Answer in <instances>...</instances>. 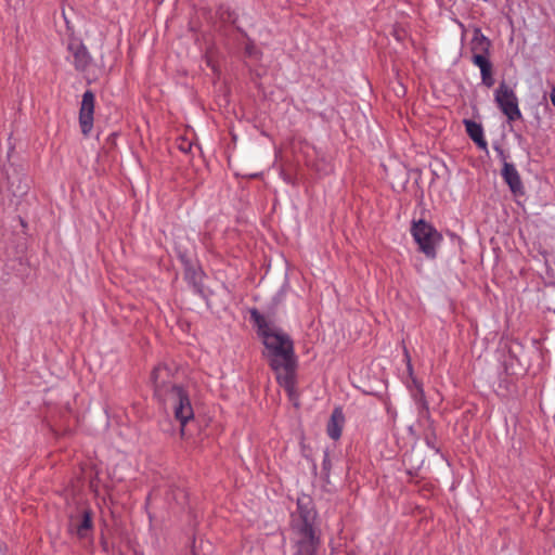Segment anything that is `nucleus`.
<instances>
[{"label":"nucleus","mask_w":555,"mask_h":555,"mask_svg":"<svg viewBox=\"0 0 555 555\" xmlns=\"http://www.w3.org/2000/svg\"><path fill=\"white\" fill-rule=\"evenodd\" d=\"M249 313L250 320L257 327V333L264 345V358L275 373L279 385L285 389L289 397H293L296 392L297 358L292 338L256 308L250 309Z\"/></svg>","instance_id":"obj_1"},{"label":"nucleus","mask_w":555,"mask_h":555,"mask_svg":"<svg viewBox=\"0 0 555 555\" xmlns=\"http://www.w3.org/2000/svg\"><path fill=\"white\" fill-rule=\"evenodd\" d=\"M317 519L318 513L311 496L299 495L289 522L293 555H320L322 539Z\"/></svg>","instance_id":"obj_2"},{"label":"nucleus","mask_w":555,"mask_h":555,"mask_svg":"<svg viewBox=\"0 0 555 555\" xmlns=\"http://www.w3.org/2000/svg\"><path fill=\"white\" fill-rule=\"evenodd\" d=\"M155 396L165 404H169L176 420L183 431L186 423L194 417V410L188 391L172 383L170 369L165 364L157 365L152 372Z\"/></svg>","instance_id":"obj_3"},{"label":"nucleus","mask_w":555,"mask_h":555,"mask_svg":"<svg viewBox=\"0 0 555 555\" xmlns=\"http://www.w3.org/2000/svg\"><path fill=\"white\" fill-rule=\"evenodd\" d=\"M411 234L420 250L429 259L437 257V247L442 242V235L429 222L421 219L413 221Z\"/></svg>","instance_id":"obj_4"},{"label":"nucleus","mask_w":555,"mask_h":555,"mask_svg":"<svg viewBox=\"0 0 555 555\" xmlns=\"http://www.w3.org/2000/svg\"><path fill=\"white\" fill-rule=\"evenodd\" d=\"M494 101L508 121H515L522 117L518 106V99L505 81H502L495 90Z\"/></svg>","instance_id":"obj_5"},{"label":"nucleus","mask_w":555,"mask_h":555,"mask_svg":"<svg viewBox=\"0 0 555 555\" xmlns=\"http://www.w3.org/2000/svg\"><path fill=\"white\" fill-rule=\"evenodd\" d=\"M95 95L91 90H86L82 94L79 108V126L83 135H89L93 129Z\"/></svg>","instance_id":"obj_6"},{"label":"nucleus","mask_w":555,"mask_h":555,"mask_svg":"<svg viewBox=\"0 0 555 555\" xmlns=\"http://www.w3.org/2000/svg\"><path fill=\"white\" fill-rule=\"evenodd\" d=\"M501 176L513 194L524 193V184L521 182L520 175L514 164H503Z\"/></svg>","instance_id":"obj_7"},{"label":"nucleus","mask_w":555,"mask_h":555,"mask_svg":"<svg viewBox=\"0 0 555 555\" xmlns=\"http://www.w3.org/2000/svg\"><path fill=\"white\" fill-rule=\"evenodd\" d=\"M68 50L74 57V66L77 70L83 72L90 65L91 56L82 42L74 41L68 44Z\"/></svg>","instance_id":"obj_8"},{"label":"nucleus","mask_w":555,"mask_h":555,"mask_svg":"<svg viewBox=\"0 0 555 555\" xmlns=\"http://www.w3.org/2000/svg\"><path fill=\"white\" fill-rule=\"evenodd\" d=\"M474 65L479 67L481 81L487 88H491L495 80L492 75V64L488 56L482 54H474L472 59Z\"/></svg>","instance_id":"obj_9"},{"label":"nucleus","mask_w":555,"mask_h":555,"mask_svg":"<svg viewBox=\"0 0 555 555\" xmlns=\"http://www.w3.org/2000/svg\"><path fill=\"white\" fill-rule=\"evenodd\" d=\"M345 424V415L343 412V409L339 406H336L328 420L327 426H326V433L328 437L333 440H338L341 436L343 427Z\"/></svg>","instance_id":"obj_10"},{"label":"nucleus","mask_w":555,"mask_h":555,"mask_svg":"<svg viewBox=\"0 0 555 555\" xmlns=\"http://www.w3.org/2000/svg\"><path fill=\"white\" fill-rule=\"evenodd\" d=\"M469 138L483 151H488V144L483 137V129L480 124L473 120L464 121Z\"/></svg>","instance_id":"obj_11"},{"label":"nucleus","mask_w":555,"mask_h":555,"mask_svg":"<svg viewBox=\"0 0 555 555\" xmlns=\"http://www.w3.org/2000/svg\"><path fill=\"white\" fill-rule=\"evenodd\" d=\"M490 44V40L479 28H476L472 39V51L474 54H482L487 56L489 54Z\"/></svg>","instance_id":"obj_12"},{"label":"nucleus","mask_w":555,"mask_h":555,"mask_svg":"<svg viewBox=\"0 0 555 555\" xmlns=\"http://www.w3.org/2000/svg\"><path fill=\"white\" fill-rule=\"evenodd\" d=\"M203 276L204 272L199 269L188 268L185 270V279L192 285L195 293L203 295Z\"/></svg>","instance_id":"obj_13"},{"label":"nucleus","mask_w":555,"mask_h":555,"mask_svg":"<svg viewBox=\"0 0 555 555\" xmlns=\"http://www.w3.org/2000/svg\"><path fill=\"white\" fill-rule=\"evenodd\" d=\"M414 384H415V390L412 392V397H413L415 403L417 404L418 409L421 411L427 412L428 404H427V401L425 398L424 389H423L422 385L416 383L415 380H414Z\"/></svg>","instance_id":"obj_14"},{"label":"nucleus","mask_w":555,"mask_h":555,"mask_svg":"<svg viewBox=\"0 0 555 555\" xmlns=\"http://www.w3.org/2000/svg\"><path fill=\"white\" fill-rule=\"evenodd\" d=\"M92 520L90 517L89 512H83V515L81 519L79 520V524L77 525L76 531L79 537H85L87 531L91 529Z\"/></svg>","instance_id":"obj_15"},{"label":"nucleus","mask_w":555,"mask_h":555,"mask_svg":"<svg viewBox=\"0 0 555 555\" xmlns=\"http://www.w3.org/2000/svg\"><path fill=\"white\" fill-rule=\"evenodd\" d=\"M245 52L248 56H251V57H256L258 59L259 55H260V52L259 50L257 49V47L254 44V42H248L245 47Z\"/></svg>","instance_id":"obj_16"},{"label":"nucleus","mask_w":555,"mask_h":555,"mask_svg":"<svg viewBox=\"0 0 555 555\" xmlns=\"http://www.w3.org/2000/svg\"><path fill=\"white\" fill-rule=\"evenodd\" d=\"M494 151L498 153L499 158L502 160L503 164L508 163L505 151L500 145H494Z\"/></svg>","instance_id":"obj_17"},{"label":"nucleus","mask_w":555,"mask_h":555,"mask_svg":"<svg viewBox=\"0 0 555 555\" xmlns=\"http://www.w3.org/2000/svg\"><path fill=\"white\" fill-rule=\"evenodd\" d=\"M322 465H323V469H325V470L330 469L331 462H330V456H328L327 452L324 453V459H323Z\"/></svg>","instance_id":"obj_18"},{"label":"nucleus","mask_w":555,"mask_h":555,"mask_svg":"<svg viewBox=\"0 0 555 555\" xmlns=\"http://www.w3.org/2000/svg\"><path fill=\"white\" fill-rule=\"evenodd\" d=\"M550 98H551V102H552V104H553V105H554V107H555V87L552 89L551 94H550Z\"/></svg>","instance_id":"obj_19"},{"label":"nucleus","mask_w":555,"mask_h":555,"mask_svg":"<svg viewBox=\"0 0 555 555\" xmlns=\"http://www.w3.org/2000/svg\"><path fill=\"white\" fill-rule=\"evenodd\" d=\"M405 358L408 359V370L411 372L412 371V365H411L410 356H409L408 352H405Z\"/></svg>","instance_id":"obj_20"}]
</instances>
